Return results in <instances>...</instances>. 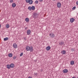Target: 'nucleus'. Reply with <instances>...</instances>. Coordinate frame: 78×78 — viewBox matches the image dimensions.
<instances>
[{"mask_svg": "<svg viewBox=\"0 0 78 78\" xmlns=\"http://www.w3.org/2000/svg\"><path fill=\"white\" fill-rule=\"evenodd\" d=\"M26 49L27 51H30L31 52L33 51V47L32 46L30 47L29 46H27L26 48Z\"/></svg>", "mask_w": 78, "mask_h": 78, "instance_id": "obj_1", "label": "nucleus"}, {"mask_svg": "<svg viewBox=\"0 0 78 78\" xmlns=\"http://www.w3.org/2000/svg\"><path fill=\"white\" fill-rule=\"evenodd\" d=\"M38 15L37 14L36 12H34L33 14V17L34 19H36V18H37V16Z\"/></svg>", "mask_w": 78, "mask_h": 78, "instance_id": "obj_2", "label": "nucleus"}, {"mask_svg": "<svg viewBox=\"0 0 78 78\" xmlns=\"http://www.w3.org/2000/svg\"><path fill=\"white\" fill-rule=\"evenodd\" d=\"M49 36L51 37H52V38L55 37V34H49Z\"/></svg>", "mask_w": 78, "mask_h": 78, "instance_id": "obj_3", "label": "nucleus"}, {"mask_svg": "<svg viewBox=\"0 0 78 78\" xmlns=\"http://www.w3.org/2000/svg\"><path fill=\"white\" fill-rule=\"evenodd\" d=\"M27 35H30L31 33V30H28L27 32Z\"/></svg>", "mask_w": 78, "mask_h": 78, "instance_id": "obj_4", "label": "nucleus"}, {"mask_svg": "<svg viewBox=\"0 0 78 78\" xmlns=\"http://www.w3.org/2000/svg\"><path fill=\"white\" fill-rule=\"evenodd\" d=\"M57 6L58 8H61V3L58 2L57 4Z\"/></svg>", "mask_w": 78, "mask_h": 78, "instance_id": "obj_5", "label": "nucleus"}, {"mask_svg": "<svg viewBox=\"0 0 78 78\" xmlns=\"http://www.w3.org/2000/svg\"><path fill=\"white\" fill-rule=\"evenodd\" d=\"M13 45L14 48H17V45L16 43L13 44Z\"/></svg>", "mask_w": 78, "mask_h": 78, "instance_id": "obj_6", "label": "nucleus"}, {"mask_svg": "<svg viewBox=\"0 0 78 78\" xmlns=\"http://www.w3.org/2000/svg\"><path fill=\"white\" fill-rule=\"evenodd\" d=\"M75 21V19L73 18H71L70 19V22L71 23H73Z\"/></svg>", "mask_w": 78, "mask_h": 78, "instance_id": "obj_7", "label": "nucleus"}, {"mask_svg": "<svg viewBox=\"0 0 78 78\" xmlns=\"http://www.w3.org/2000/svg\"><path fill=\"white\" fill-rule=\"evenodd\" d=\"M50 48H51L50 46H48L46 47V49L47 51H48V50H50Z\"/></svg>", "mask_w": 78, "mask_h": 78, "instance_id": "obj_8", "label": "nucleus"}, {"mask_svg": "<svg viewBox=\"0 0 78 78\" xmlns=\"http://www.w3.org/2000/svg\"><path fill=\"white\" fill-rule=\"evenodd\" d=\"M63 73H67V72H68V70H67V69H65L63 70Z\"/></svg>", "mask_w": 78, "mask_h": 78, "instance_id": "obj_9", "label": "nucleus"}, {"mask_svg": "<svg viewBox=\"0 0 78 78\" xmlns=\"http://www.w3.org/2000/svg\"><path fill=\"white\" fill-rule=\"evenodd\" d=\"M61 53H62V54H63V55H65V54H66V51H61Z\"/></svg>", "mask_w": 78, "mask_h": 78, "instance_id": "obj_10", "label": "nucleus"}, {"mask_svg": "<svg viewBox=\"0 0 78 78\" xmlns=\"http://www.w3.org/2000/svg\"><path fill=\"white\" fill-rule=\"evenodd\" d=\"M10 66L11 68H14V64L13 63H12L10 64Z\"/></svg>", "mask_w": 78, "mask_h": 78, "instance_id": "obj_11", "label": "nucleus"}, {"mask_svg": "<svg viewBox=\"0 0 78 78\" xmlns=\"http://www.w3.org/2000/svg\"><path fill=\"white\" fill-rule=\"evenodd\" d=\"M33 0H30V1H29V3L30 5H32V4H33Z\"/></svg>", "mask_w": 78, "mask_h": 78, "instance_id": "obj_12", "label": "nucleus"}, {"mask_svg": "<svg viewBox=\"0 0 78 78\" xmlns=\"http://www.w3.org/2000/svg\"><path fill=\"white\" fill-rule=\"evenodd\" d=\"M16 6V3H13L12 4V7H13V8H15Z\"/></svg>", "mask_w": 78, "mask_h": 78, "instance_id": "obj_13", "label": "nucleus"}, {"mask_svg": "<svg viewBox=\"0 0 78 78\" xmlns=\"http://www.w3.org/2000/svg\"><path fill=\"white\" fill-rule=\"evenodd\" d=\"M9 39V38L8 37H6L4 39V41H8Z\"/></svg>", "mask_w": 78, "mask_h": 78, "instance_id": "obj_14", "label": "nucleus"}, {"mask_svg": "<svg viewBox=\"0 0 78 78\" xmlns=\"http://www.w3.org/2000/svg\"><path fill=\"white\" fill-rule=\"evenodd\" d=\"M7 69H11V66L9 65H7Z\"/></svg>", "mask_w": 78, "mask_h": 78, "instance_id": "obj_15", "label": "nucleus"}, {"mask_svg": "<svg viewBox=\"0 0 78 78\" xmlns=\"http://www.w3.org/2000/svg\"><path fill=\"white\" fill-rule=\"evenodd\" d=\"M8 56L9 57H10V58H11V57L12 56V53L9 54L8 55Z\"/></svg>", "mask_w": 78, "mask_h": 78, "instance_id": "obj_16", "label": "nucleus"}, {"mask_svg": "<svg viewBox=\"0 0 78 78\" xmlns=\"http://www.w3.org/2000/svg\"><path fill=\"white\" fill-rule=\"evenodd\" d=\"M31 9L32 10H35V7L34 6H32L31 7Z\"/></svg>", "mask_w": 78, "mask_h": 78, "instance_id": "obj_17", "label": "nucleus"}, {"mask_svg": "<svg viewBox=\"0 0 78 78\" xmlns=\"http://www.w3.org/2000/svg\"><path fill=\"white\" fill-rule=\"evenodd\" d=\"M25 21L27 22H29V19L28 18H26L25 19Z\"/></svg>", "mask_w": 78, "mask_h": 78, "instance_id": "obj_18", "label": "nucleus"}, {"mask_svg": "<svg viewBox=\"0 0 78 78\" xmlns=\"http://www.w3.org/2000/svg\"><path fill=\"white\" fill-rule=\"evenodd\" d=\"M64 42L63 41H62L61 42L59 43V45H62L63 44H64Z\"/></svg>", "mask_w": 78, "mask_h": 78, "instance_id": "obj_19", "label": "nucleus"}, {"mask_svg": "<svg viewBox=\"0 0 78 78\" xmlns=\"http://www.w3.org/2000/svg\"><path fill=\"white\" fill-rule=\"evenodd\" d=\"M74 62H75L74 61H71L70 62L71 65H73V64H74Z\"/></svg>", "mask_w": 78, "mask_h": 78, "instance_id": "obj_20", "label": "nucleus"}, {"mask_svg": "<svg viewBox=\"0 0 78 78\" xmlns=\"http://www.w3.org/2000/svg\"><path fill=\"white\" fill-rule=\"evenodd\" d=\"M5 27H6L7 28H9V24H7L5 26Z\"/></svg>", "mask_w": 78, "mask_h": 78, "instance_id": "obj_21", "label": "nucleus"}, {"mask_svg": "<svg viewBox=\"0 0 78 78\" xmlns=\"http://www.w3.org/2000/svg\"><path fill=\"white\" fill-rule=\"evenodd\" d=\"M28 9H29V10H30V11H31V6H29L28 7Z\"/></svg>", "mask_w": 78, "mask_h": 78, "instance_id": "obj_22", "label": "nucleus"}, {"mask_svg": "<svg viewBox=\"0 0 78 78\" xmlns=\"http://www.w3.org/2000/svg\"><path fill=\"white\" fill-rule=\"evenodd\" d=\"M35 3H36V4H38V3H39V1H38L37 0L35 2Z\"/></svg>", "mask_w": 78, "mask_h": 78, "instance_id": "obj_23", "label": "nucleus"}, {"mask_svg": "<svg viewBox=\"0 0 78 78\" xmlns=\"http://www.w3.org/2000/svg\"><path fill=\"white\" fill-rule=\"evenodd\" d=\"M76 9V6H74L72 8L73 10H75Z\"/></svg>", "mask_w": 78, "mask_h": 78, "instance_id": "obj_24", "label": "nucleus"}, {"mask_svg": "<svg viewBox=\"0 0 78 78\" xmlns=\"http://www.w3.org/2000/svg\"><path fill=\"white\" fill-rule=\"evenodd\" d=\"M71 51H75V48H71Z\"/></svg>", "mask_w": 78, "mask_h": 78, "instance_id": "obj_25", "label": "nucleus"}, {"mask_svg": "<svg viewBox=\"0 0 78 78\" xmlns=\"http://www.w3.org/2000/svg\"><path fill=\"white\" fill-rule=\"evenodd\" d=\"M34 75L36 77L37 75V73H34Z\"/></svg>", "mask_w": 78, "mask_h": 78, "instance_id": "obj_26", "label": "nucleus"}, {"mask_svg": "<svg viewBox=\"0 0 78 78\" xmlns=\"http://www.w3.org/2000/svg\"><path fill=\"white\" fill-rule=\"evenodd\" d=\"M30 0H26V2L27 3H29V2H30Z\"/></svg>", "mask_w": 78, "mask_h": 78, "instance_id": "obj_27", "label": "nucleus"}, {"mask_svg": "<svg viewBox=\"0 0 78 78\" xmlns=\"http://www.w3.org/2000/svg\"><path fill=\"white\" fill-rule=\"evenodd\" d=\"M23 52L21 53L20 54V56H23Z\"/></svg>", "mask_w": 78, "mask_h": 78, "instance_id": "obj_28", "label": "nucleus"}, {"mask_svg": "<svg viewBox=\"0 0 78 78\" xmlns=\"http://www.w3.org/2000/svg\"><path fill=\"white\" fill-rule=\"evenodd\" d=\"M16 56H15L13 58V59H16Z\"/></svg>", "mask_w": 78, "mask_h": 78, "instance_id": "obj_29", "label": "nucleus"}, {"mask_svg": "<svg viewBox=\"0 0 78 78\" xmlns=\"http://www.w3.org/2000/svg\"><path fill=\"white\" fill-rule=\"evenodd\" d=\"M10 3H12V2H13V0H10Z\"/></svg>", "mask_w": 78, "mask_h": 78, "instance_id": "obj_30", "label": "nucleus"}, {"mask_svg": "<svg viewBox=\"0 0 78 78\" xmlns=\"http://www.w3.org/2000/svg\"><path fill=\"white\" fill-rule=\"evenodd\" d=\"M24 40H27V38L25 37H24Z\"/></svg>", "mask_w": 78, "mask_h": 78, "instance_id": "obj_31", "label": "nucleus"}, {"mask_svg": "<svg viewBox=\"0 0 78 78\" xmlns=\"http://www.w3.org/2000/svg\"><path fill=\"white\" fill-rule=\"evenodd\" d=\"M28 29V27H26L25 28V30H27Z\"/></svg>", "mask_w": 78, "mask_h": 78, "instance_id": "obj_32", "label": "nucleus"}, {"mask_svg": "<svg viewBox=\"0 0 78 78\" xmlns=\"http://www.w3.org/2000/svg\"><path fill=\"white\" fill-rule=\"evenodd\" d=\"M76 5H78V1H77V2H76Z\"/></svg>", "mask_w": 78, "mask_h": 78, "instance_id": "obj_33", "label": "nucleus"}, {"mask_svg": "<svg viewBox=\"0 0 78 78\" xmlns=\"http://www.w3.org/2000/svg\"><path fill=\"white\" fill-rule=\"evenodd\" d=\"M40 2H42L43 0H39Z\"/></svg>", "mask_w": 78, "mask_h": 78, "instance_id": "obj_34", "label": "nucleus"}, {"mask_svg": "<svg viewBox=\"0 0 78 78\" xmlns=\"http://www.w3.org/2000/svg\"><path fill=\"white\" fill-rule=\"evenodd\" d=\"M42 71H43V69H41V72H42Z\"/></svg>", "mask_w": 78, "mask_h": 78, "instance_id": "obj_35", "label": "nucleus"}, {"mask_svg": "<svg viewBox=\"0 0 78 78\" xmlns=\"http://www.w3.org/2000/svg\"><path fill=\"white\" fill-rule=\"evenodd\" d=\"M72 78H76L75 77H73Z\"/></svg>", "mask_w": 78, "mask_h": 78, "instance_id": "obj_36", "label": "nucleus"}, {"mask_svg": "<svg viewBox=\"0 0 78 78\" xmlns=\"http://www.w3.org/2000/svg\"><path fill=\"white\" fill-rule=\"evenodd\" d=\"M53 1H55L56 0H52Z\"/></svg>", "mask_w": 78, "mask_h": 78, "instance_id": "obj_37", "label": "nucleus"}, {"mask_svg": "<svg viewBox=\"0 0 78 78\" xmlns=\"http://www.w3.org/2000/svg\"><path fill=\"white\" fill-rule=\"evenodd\" d=\"M0 27H1V25H0Z\"/></svg>", "mask_w": 78, "mask_h": 78, "instance_id": "obj_38", "label": "nucleus"}]
</instances>
